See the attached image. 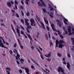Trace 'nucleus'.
<instances>
[{
  "label": "nucleus",
  "instance_id": "obj_1",
  "mask_svg": "<svg viewBox=\"0 0 74 74\" xmlns=\"http://www.w3.org/2000/svg\"><path fill=\"white\" fill-rule=\"evenodd\" d=\"M36 18L38 20V22H40L43 29H45V27H44V24H43V23H42V22H41L40 21V18L39 17H38L37 16V15H36Z\"/></svg>",
  "mask_w": 74,
  "mask_h": 74
},
{
  "label": "nucleus",
  "instance_id": "obj_2",
  "mask_svg": "<svg viewBox=\"0 0 74 74\" xmlns=\"http://www.w3.org/2000/svg\"><path fill=\"white\" fill-rule=\"evenodd\" d=\"M60 42V45L58 46V47L60 48H62V47H64V45L63 44H62L61 43H64V41H63V40H60L59 41Z\"/></svg>",
  "mask_w": 74,
  "mask_h": 74
},
{
  "label": "nucleus",
  "instance_id": "obj_3",
  "mask_svg": "<svg viewBox=\"0 0 74 74\" xmlns=\"http://www.w3.org/2000/svg\"><path fill=\"white\" fill-rule=\"evenodd\" d=\"M51 26L53 30L54 31H55V32H58V34L60 35V31L59 30H58L57 31L56 30V29H55V25H54L53 24H51Z\"/></svg>",
  "mask_w": 74,
  "mask_h": 74
},
{
  "label": "nucleus",
  "instance_id": "obj_4",
  "mask_svg": "<svg viewBox=\"0 0 74 74\" xmlns=\"http://www.w3.org/2000/svg\"><path fill=\"white\" fill-rule=\"evenodd\" d=\"M30 21L31 23V25L32 26H34L35 27L36 26V23L35 21H34V20H33V19L31 18V20H30Z\"/></svg>",
  "mask_w": 74,
  "mask_h": 74
},
{
  "label": "nucleus",
  "instance_id": "obj_5",
  "mask_svg": "<svg viewBox=\"0 0 74 74\" xmlns=\"http://www.w3.org/2000/svg\"><path fill=\"white\" fill-rule=\"evenodd\" d=\"M24 19L25 20V25L26 26H29L30 24L28 22L29 21V20L27 18H24Z\"/></svg>",
  "mask_w": 74,
  "mask_h": 74
},
{
  "label": "nucleus",
  "instance_id": "obj_6",
  "mask_svg": "<svg viewBox=\"0 0 74 74\" xmlns=\"http://www.w3.org/2000/svg\"><path fill=\"white\" fill-rule=\"evenodd\" d=\"M58 72H61V73H63L64 69H63V68L62 67L59 66L58 68Z\"/></svg>",
  "mask_w": 74,
  "mask_h": 74
},
{
  "label": "nucleus",
  "instance_id": "obj_7",
  "mask_svg": "<svg viewBox=\"0 0 74 74\" xmlns=\"http://www.w3.org/2000/svg\"><path fill=\"white\" fill-rule=\"evenodd\" d=\"M1 47L2 48H6L7 49H8V48L7 47H5L4 46V45H3V42L0 43V47Z\"/></svg>",
  "mask_w": 74,
  "mask_h": 74
},
{
  "label": "nucleus",
  "instance_id": "obj_8",
  "mask_svg": "<svg viewBox=\"0 0 74 74\" xmlns=\"http://www.w3.org/2000/svg\"><path fill=\"white\" fill-rule=\"evenodd\" d=\"M56 21L58 22V25H59V27H61L62 26V24H61V23H60V21L58 20H56Z\"/></svg>",
  "mask_w": 74,
  "mask_h": 74
},
{
  "label": "nucleus",
  "instance_id": "obj_9",
  "mask_svg": "<svg viewBox=\"0 0 74 74\" xmlns=\"http://www.w3.org/2000/svg\"><path fill=\"white\" fill-rule=\"evenodd\" d=\"M64 20L63 21V22L66 25H68L67 24V22H66L65 21H66V22H67L68 21L67 19H66V18H64Z\"/></svg>",
  "mask_w": 74,
  "mask_h": 74
},
{
  "label": "nucleus",
  "instance_id": "obj_10",
  "mask_svg": "<svg viewBox=\"0 0 74 74\" xmlns=\"http://www.w3.org/2000/svg\"><path fill=\"white\" fill-rule=\"evenodd\" d=\"M51 52H50L48 54L45 55V56H46V57H47V58H49L50 56H51Z\"/></svg>",
  "mask_w": 74,
  "mask_h": 74
},
{
  "label": "nucleus",
  "instance_id": "obj_11",
  "mask_svg": "<svg viewBox=\"0 0 74 74\" xmlns=\"http://www.w3.org/2000/svg\"><path fill=\"white\" fill-rule=\"evenodd\" d=\"M25 72L27 73V74H29V71L28 69V68H25Z\"/></svg>",
  "mask_w": 74,
  "mask_h": 74
},
{
  "label": "nucleus",
  "instance_id": "obj_12",
  "mask_svg": "<svg viewBox=\"0 0 74 74\" xmlns=\"http://www.w3.org/2000/svg\"><path fill=\"white\" fill-rule=\"evenodd\" d=\"M56 46L55 47L56 48V47H58V44H59V41L57 40H56Z\"/></svg>",
  "mask_w": 74,
  "mask_h": 74
},
{
  "label": "nucleus",
  "instance_id": "obj_13",
  "mask_svg": "<svg viewBox=\"0 0 74 74\" xmlns=\"http://www.w3.org/2000/svg\"><path fill=\"white\" fill-rule=\"evenodd\" d=\"M7 5L8 7H10V8H11V3L10 2H8L7 3Z\"/></svg>",
  "mask_w": 74,
  "mask_h": 74
},
{
  "label": "nucleus",
  "instance_id": "obj_14",
  "mask_svg": "<svg viewBox=\"0 0 74 74\" xmlns=\"http://www.w3.org/2000/svg\"><path fill=\"white\" fill-rule=\"evenodd\" d=\"M67 65H66L68 69H69V70H70V64L69 62H67Z\"/></svg>",
  "mask_w": 74,
  "mask_h": 74
},
{
  "label": "nucleus",
  "instance_id": "obj_15",
  "mask_svg": "<svg viewBox=\"0 0 74 74\" xmlns=\"http://www.w3.org/2000/svg\"><path fill=\"white\" fill-rule=\"evenodd\" d=\"M16 30L18 34V36H19V37H21V36L20 35V32L19 31V29L18 28H16Z\"/></svg>",
  "mask_w": 74,
  "mask_h": 74
},
{
  "label": "nucleus",
  "instance_id": "obj_16",
  "mask_svg": "<svg viewBox=\"0 0 74 74\" xmlns=\"http://www.w3.org/2000/svg\"><path fill=\"white\" fill-rule=\"evenodd\" d=\"M26 34L28 36V37L32 41V38L31 37V36H30V34H27V33H26Z\"/></svg>",
  "mask_w": 74,
  "mask_h": 74
},
{
  "label": "nucleus",
  "instance_id": "obj_17",
  "mask_svg": "<svg viewBox=\"0 0 74 74\" xmlns=\"http://www.w3.org/2000/svg\"><path fill=\"white\" fill-rule=\"evenodd\" d=\"M40 0V1H41L42 3V4H43V5H44L45 6V7H46V5L44 4V2L42 1V0Z\"/></svg>",
  "mask_w": 74,
  "mask_h": 74
},
{
  "label": "nucleus",
  "instance_id": "obj_18",
  "mask_svg": "<svg viewBox=\"0 0 74 74\" xmlns=\"http://www.w3.org/2000/svg\"><path fill=\"white\" fill-rule=\"evenodd\" d=\"M44 20V21L45 22H46V23H47V25H49V24H48V21H47L46 20H45V18H43Z\"/></svg>",
  "mask_w": 74,
  "mask_h": 74
},
{
  "label": "nucleus",
  "instance_id": "obj_19",
  "mask_svg": "<svg viewBox=\"0 0 74 74\" xmlns=\"http://www.w3.org/2000/svg\"><path fill=\"white\" fill-rule=\"evenodd\" d=\"M38 4L39 6H40L41 7H42L43 6V5H42V4L40 3V2H39L38 3Z\"/></svg>",
  "mask_w": 74,
  "mask_h": 74
},
{
  "label": "nucleus",
  "instance_id": "obj_20",
  "mask_svg": "<svg viewBox=\"0 0 74 74\" xmlns=\"http://www.w3.org/2000/svg\"><path fill=\"white\" fill-rule=\"evenodd\" d=\"M42 10H43L44 12L45 13H47V10L45 9H44V8H42Z\"/></svg>",
  "mask_w": 74,
  "mask_h": 74
},
{
  "label": "nucleus",
  "instance_id": "obj_21",
  "mask_svg": "<svg viewBox=\"0 0 74 74\" xmlns=\"http://www.w3.org/2000/svg\"><path fill=\"white\" fill-rule=\"evenodd\" d=\"M11 27L12 29V30L14 32V33L15 34V30H14V28L13 27V26H12V25H11Z\"/></svg>",
  "mask_w": 74,
  "mask_h": 74
},
{
  "label": "nucleus",
  "instance_id": "obj_22",
  "mask_svg": "<svg viewBox=\"0 0 74 74\" xmlns=\"http://www.w3.org/2000/svg\"><path fill=\"white\" fill-rule=\"evenodd\" d=\"M57 55L59 57H61V56H62V54L59 53H57Z\"/></svg>",
  "mask_w": 74,
  "mask_h": 74
},
{
  "label": "nucleus",
  "instance_id": "obj_23",
  "mask_svg": "<svg viewBox=\"0 0 74 74\" xmlns=\"http://www.w3.org/2000/svg\"><path fill=\"white\" fill-rule=\"evenodd\" d=\"M26 14L27 15V16H29L30 15V13L29 12H27L26 13Z\"/></svg>",
  "mask_w": 74,
  "mask_h": 74
},
{
  "label": "nucleus",
  "instance_id": "obj_24",
  "mask_svg": "<svg viewBox=\"0 0 74 74\" xmlns=\"http://www.w3.org/2000/svg\"><path fill=\"white\" fill-rule=\"evenodd\" d=\"M31 49H32V50H33V49H34V46H33V45L31 46Z\"/></svg>",
  "mask_w": 74,
  "mask_h": 74
},
{
  "label": "nucleus",
  "instance_id": "obj_25",
  "mask_svg": "<svg viewBox=\"0 0 74 74\" xmlns=\"http://www.w3.org/2000/svg\"><path fill=\"white\" fill-rule=\"evenodd\" d=\"M21 22H22V23H23V24H25V23L24 22V21L23 20V19H21Z\"/></svg>",
  "mask_w": 74,
  "mask_h": 74
},
{
  "label": "nucleus",
  "instance_id": "obj_26",
  "mask_svg": "<svg viewBox=\"0 0 74 74\" xmlns=\"http://www.w3.org/2000/svg\"><path fill=\"white\" fill-rule=\"evenodd\" d=\"M15 57H16V59L17 60H18H18H19V59L20 60V58H19V57L16 56Z\"/></svg>",
  "mask_w": 74,
  "mask_h": 74
},
{
  "label": "nucleus",
  "instance_id": "obj_27",
  "mask_svg": "<svg viewBox=\"0 0 74 74\" xmlns=\"http://www.w3.org/2000/svg\"><path fill=\"white\" fill-rule=\"evenodd\" d=\"M6 70H8L9 71H11V69L10 68L8 67L6 68Z\"/></svg>",
  "mask_w": 74,
  "mask_h": 74
},
{
  "label": "nucleus",
  "instance_id": "obj_28",
  "mask_svg": "<svg viewBox=\"0 0 74 74\" xmlns=\"http://www.w3.org/2000/svg\"><path fill=\"white\" fill-rule=\"evenodd\" d=\"M40 35V33L38 32H37V34L36 35V37L37 38H38V36Z\"/></svg>",
  "mask_w": 74,
  "mask_h": 74
},
{
  "label": "nucleus",
  "instance_id": "obj_29",
  "mask_svg": "<svg viewBox=\"0 0 74 74\" xmlns=\"http://www.w3.org/2000/svg\"><path fill=\"white\" fill-rule=\"evenodd\" d=\"M32 60H33V62H34V63H36V64H37V65H38V66H39V65L38 64H37V63H36V62H35V61H34V60H33L32 59H31Z\"/></svg>",
  "mask_w": 74,
  "mask_h": 74
},
{
  "label": "nucleus",
  "instance_id": "obj_30",
  "mask_svg": "<svg viewBox=\"0 0 74 74\" xmlns=\"http://www.w3.org/2000/svg\"><path fill=\"white\" fill-rule=\"evenodd\" d=\"M16 54H17V56H18V57H20V55H19V54H18V52H17V51H16Z\"/></svg>",
  "mask_w": 74,
  "mask_h": 74
},
{
  "label": "nucleus",
  "instance_id": "obj_31",
  "mask_svg": "<svg viewBox=\"0 0 74 74\" xmlns=\"http://www.w3.org/2000/svg\"><path fill=\"white\" fill-rule=\"evenodd\" d=\"M21 13L23 16H24V13L22 10L21 11Z\"/></svg>",
  "mask_w": 74,
  "mask_h": 74
},
{
  "label": "nucleus",
  "instance_id": "obj_32",
  "mask_svg": "<svg viewBox=\"0 0 74 74\" xmlns=\"http://www.w3.org/2000/svg\"><path fill=\"white\" fill-rule=\"evenodd\" d=\"M50 8L51 11H54V9H53V8L51 7Z\"/></svg>",
  "mask_w": 74,
  "mask_h": 74
},
{
  "label": "nucleus",
  "instance_id": "obj_33",
  "mask_svg": "<svg viewBox=\"0 0 74 74\" xmlns=\"http://www.w3.org/2000/svg\"><path fill=\"white\" fill-rule=\"evenodd\" d=\"M67 30L68 31V32L69 33H71V29H67Z\"/></svg>",
  "mask_w": 74,
  "mask_h": 74
},
{
  "label": "nucleus",
  "instance_id": "obj_34",
  "mask_svg": "<svg viewBox=\"0 0 74 74\" xmlns=\"http://www.w3.org/2000/svg\"><path fill=\"white\" fill-rule=\"evenodd\" d=\"M21 34H23L24 35H25V34H24V32H23V31H21Z\"/></svg>",
  "mask_w": 74,
  "mask_h": 74
},
{
  "label": "nucleus",
  "instance_id": "obj_35",
  "mask_svg": "<svg viewBox=\"0 0 74 74\" xmlns=\"http://www.w3.org/2000/svg\"><path fill=\"white\" fill-rule=\"evenodd\" d=\"M19 71L20 73H22V70L21 69H20V70H19Z\"/></svg>",
  "mask_w": 74,
  "mask_h": 74
},
{
  "label": "nucleus",
  "instance_id": "obj_36",
  "mask_svg": "<svg viewBox=\"0 0 74 74\" xmlns=\"http://www.w3.org/2000/svg\"><path fill=\"white\" fill-rule=\"evenodd\" d=\"M49 15L50 17H51V18H53V15L51 14H49Z\"/></svg>",
  "mask_w": 74,
  "mask_h": 74
},
{
  "label": "nucleus",
  "instance_id": "obj_37",
  "mask_svg": "<svg viewBox=\"0 0 74 74\" xmlns=\"http://www.w3.org/2000/svg\"><path fill=\"white\" fill-rule=\"evenodd\" d=\"M26 30L27 31V32L28 33H30V31L29 30V29H28L27 28Z\"/></svg>",
  "mask_w": 74,
  "mask_h": 74
},
{
  "label": "nucleus",
  "instance_id": "obj_38",
  "mask_svg": "<svg viewBox=\"0 0 74 74\" xmlns=\"http://www.w3.org/2000/svg\"><path fill=\"white\" fill-rule=\"evenodd\" d=\"M60 37H61V38H62V39H63V36H62V35H60Z\"/></svg>",
  "mask_w": 74,
  "mask_h": 74
},
{
  "label": "nucleus",
  "instance_id": "obj_39",
  "mask_svg": "<svg viewBox=\"0 0 74 74\" xmlns=\"http://www.w3.org/2000/svg\"><path fill=\"white\" fill-rule=\"evenodd\" d=\"M15 3L16 4H18V1H16V0H15Z\"/></svg>",
  "mask_w": 74,
  "mask_h": 74
},
{
  "label": "nucleus",
  "instance_id": "obj_40",
  "mask_svg": "<svg viewBox=\"0 0 74 74\" xmlns=\"http://www.w3.org/2000/svg\"><path fill=\"white\" fill-rule=\"evenodd\" d=\"M40 56L42 59L43 60L44 59V58H43V57L42 56V54L41 53V55H40Z\"/></svg>",
  "mask_w": 74,
  "mask_h": 74
},
{
  "label": "nucleus",
  "instance_id": "obj_41",
  "mask_svg": "<svg viewBox=\"0 0 74 74\" xmlns=\"http://www.w3.org/2000/svg\"><path fill=\"white\" fill-rule=\"evenodd\" d=\"M64 31L66 34H67V33H68V32H67V31L66 30H65Z\"/></svg>",
  "mask_w": 74,
  "mask_h": 74
},
{
  "label": "nucleus",
  "instance_id": "obj_42",
  "mask_svg": "<svg viewBox=\"0 0 74 74\" xmlns=\"http://www.w3.org/2000/svg\"><path fill=\"white\" fill-rule=\"evenodd\" d=\"M19 45H20V47L21 49H23V46L21 45V44H19Z\"/></svg>",
  "mask_w": 74,
  "mask_h": 74
},
{
  "label": "nucleus",
  "instance_id": "obj_43",
  "mask_svg": "<svg viewBox=\"0 0 74 74\" xmlns=\"http://www.w3.org/2000/svg\"><path fill=\"white\" fill-rule=\"evenodd\" d=\"M46 28H47V30H48V31H49V27H48L47 26Z\"/></svg>",
  "mask_w": 74,
  "mask_h": 74
},
{
  "label": "nucleus",
  "instance_id": "obj_44",
  "mask_svg": "<svg viewBox=\"0 0 74 74\" xmlns=\"http://www.w3.org/2000/svg\"><path fill=\"white\" fill-rule=\"evenodd\" d=\"M42 70L43 71H44V72H45V73H47V74H48V73L47 72H46V71H45V70H44V69H43L42 68Z\"/></svg>",
  "mask_w": 74,
  "mask_h": 74
},
{
  "label": "nucleus",
  "instance_id": "obj_45",
  "mask_svg": "<svg viewBox=\"0 0 74 74\" xmlns=\"http://www.w3.org/2000/svg\"><path fill=\"white\" fill-rule=\"evenodd\" d=\"M37 51H38V52H39L40 53V54H41V52H40V50H39V49H38V48H37Z\"/></svg>",
  "mask_w": 74,
  "mask_h": 74
},
{
  "label": "nucleus",
  "instance_id": "obj_46",
  "mask_svg": "<svg viewBox=\"0 0 74 74\" xmlns=\"http://www.w3.org/2000/svg\"><path fill=\"white\" fill-rule=\"evenodd\" d=\"M6 72L8 74H10V72L8 71H6Z\"/></svg>",
  "mask_w": 74,
  "mask_h": 74
},
{
  "label": "nucleus",
  "instance_id": "obj_47",
  "mask_svg": "<svg viewBox=\"0 0 74 74\" xmlns=\"http://www.w3.org/2000/svg\"><path fill=\"white\" fill-rule=\"evenodd\" d=\"M71 39L72 40V41H73V42H74V38H73V37H72L71 38Z\"/></svg>",
  "mask_w": 74,
  "mask_h": 74
},
{
  "label": "nucleus",
  "instance_id": "obj_48",
  "mask_svg": "<svg viewBox=\"0 0 74 74\" xmlns=\"http://www.w3.org/2000/svg\"><path fill=\"white\" fill-rule=\"evenodd\" d=\"M47 61H48L49 62H50V61H51V59H50V60L48 59V58H47Z\"/></svg>",
  "mask_w": 74,
  "mask_h": 74
},
{
  "label": "nucleus",
  "instance_id": "obj_49",
  "mask_svg": "<svg viewBox=\"0 0 74 74\" xmlns=\"http://www.w3.org/2000/svg\"><path fill=\"white\" fill-rule=\"evenodd\" d=\"M48 5H49V8H51L52 7V6H51V5L50 4H48Z\"/></svg>",
  "mask_w": 74,
  "mask_h": 74
},
{
  "label": "nucleus",
  "instance_id": "obj_50",
  "mask_svg": "<svg viewBox=\"0 0 74 74\" xmlns=\"http://www.w3.org/2000/svg\"><path fill=\"white\" fill-rule=\"evenodd\" d=\"M21 29H22L23 30H25V29H24V28H23V26L21 25Z\"/></svg>",
  "mask_w": 74,
  "mask_h": 74
},
{
  "label": "nucleus",
  "instance_id": "obj_51",
  "mask_svg": "<svg viewBox=\"0 0 74 74\" xmlns=\"http://www.w3.org/2000/svg\"><path fill=\"white\" fill-rule=\"evenodd\" d=\"M16 47V44L15 43L14 45V48H15Z\"/></svg>",
  "mask_w": 74,
  "mask_h": 74
},
{
  "label": "nucleus",
  "instance_id": "obj_52",
  "mask_svg": "<svg viewBox=\"0 0 74 74\" xmlns=\"http://www.w3.org/2000/svg\"><path fill=\"white\" fill-rule=\"evenodd\" d=\"M16 15L18 18H19V15H18V14L16 13Z\"/></svg>",
  "mask_w": 74,
  "mask_h": 74
},
{
  "label": "nucleus",
  "instance_id": "obj_53",
  "mask_svg": "<svg viewBox=\"0 0 74 74\" xmlns=\"http://www.w3.org/2000/svg\"><path fill=\"white\" fill-rule=\"evenodd\" d=\"M20 7L21 9H22L23 10V7L22 6H20Z\"/></svg>",
  "mask_w": 74,
  "mask_h": 74
},
{
  "label": "nucleus",
  "instance_id": "obj_54",
  "mask_svg": "<svg viewBox=\"0 0 74 74\" xmlns=\"http://www.w3.org/2000/svg\"><path fill=\"white\" fill-rule=\"evenodd\" d=\"M45 69L46 71H48V73H49L50 71H49V70L48 69H47V68H45Z\"/></svg>",
  "mask_w": 74,
  "mask_h": 74
},
{
  "label": "nucleus",
  "instance_id": "obj_55",
  "mask_svg": "<svg viewBox=\"0 0 74 74\" xmlns=\"http://www.w3.org/2000/svg\"><path fill=\"white\" fill-rule=\"evenodd\" d=\"M68 29H71V27H70V26H68Z\"/></svg>",
  "mask_w": 74,
  "mask_h": 74
},
{
  "label": "nucleus",
  "instance_id": "obj_56",
  "mask_svg": "<svg viewBox=\"0 0 74 74\" xmlns=\"http://www.w3.org/2000/svg\"><path fill=\"white\" fill-rule=\"evenodd\" d=\"M31 68H32V69H34V66L33 65H32L31 66Z\"/></svg>",
  "mask_w": 74,
  "mask_h": 74
},
{
  "label": "nucleus",
  "instance_id": "obj_57",
  "mask_svg": "<svg viewBox=\"0 0 74 74\" xmlns=\"http://www.w3.org/2000/svg\"><path fill=\"white\" fill-rule=\"evenodd\" d=\"M65 59H66L65 58H62V60H63V61H65Z\"/></svg>",
  "mask_w": 74,
  "mask_h": 74
},
{
  "label": "nucleus",
  "instance_id": "obj_58",
  "mask_svg": "<svg viewBox=\"0 0 74 74\" xmlns=\"http://www.w3.org/2000/svg\"><path fill=\"white\" fill-rule=\"evenodd\" d=\"M21 3L23 4V5H24V2L22 1H21Z\"/></svg>",
  "mask_w": 74,
  "mask_h": 74
},
{
  "label": "nucleus",
  "instance_id": "obj_59",
  "mask_svg": "<svg viewBox=\"0 0 74 74\" xmlns=\"http://www.w3.org/2000/svg\"><path fill=\"white\" fill-rule=\"evenodd\" d=\"M10 53L11 55H12V51L11 50H10Z\"/></svg>",
  "mask_w": 74,
  "mask_h": 74
},
{
  "label": "nucleus",
  "instance_id": "obj_60",
  "mask_svg": "<svg viewBox=\"0 0 74 74\" xmlns=\"http://www.w3.org/2000/svg\"><path fill=\"white\" fill-rule=\"evenodd\" d=\"M21 61H22V62H24V60H23V59L22 58L21 59Z\"/></svg>",
  "mask_w": 74,
  "mask_h": 74
},
{
  "label": "nucleus",
  "instance_id": "obj_61",
  "mask_svg": "<svg viewBox=\"0 0 74 74\" xmlns=\"http://www.w3.org/2000/svg\"><path fill=\"white\" fill-rule=\"evenodd\" d=\"M11 4H14V2L12 1H11Z\"/></svg>",
  "mask_w": 74,
  "mask_h": 74
},
{
  "label": "nucleus",
  "instance_id": "obj_62",
  "mask_svg": "<svg viewBox=\"0 0 74 74\" xmlns=\"http://www.w3.org/2000/svg\"><path fill=\"white\" fill-rule=\"evenodd\" d=\"M70 35H72V33L69 32V36H70Z\"/></svg>",
  "mask_w": 74,
  "mask_h": 74
},
{
  "label": "nucleus",
  "instance_id": "obj_63",
  "mask_svg": "<svg viewBox=\"0 0 74 74\" xmlns=\"http://www.w3.org/2000/svg\"><path fill=\"white\" fill-rule=\"evenodd\" d=\"M1 26H5V25H4L3 24V23H1Z\"/></svg>",
  "mask_w": 74,
  "mask_h": 74
},
{
  "label": "nucleus",
  "instance_id": "obj_64",
  "mask_svg": "<svg viewBox=\"0 0 74 74\" xmlns=\"http://www.w3.org/2000/svg\"><path fill=\"white\" fill-rule=\"evenodd\" d=\"M68 56L69 57V58H70V55L69 54H68Z\"/></svg>",
  "mask_w": 74,
  "mask_h": 74
}]
</instances>
